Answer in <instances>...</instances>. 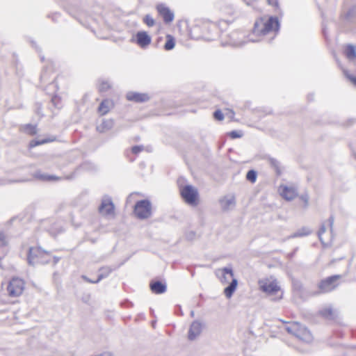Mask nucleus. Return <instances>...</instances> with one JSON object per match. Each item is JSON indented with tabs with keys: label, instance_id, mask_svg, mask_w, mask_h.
Returning <instances> with one entry per match:
<instances>
[{
	"label": "nucleus",
	"instance_id": "f257e3e1",
	"mask_svg": "<svg viewBox=\"0 0 356 356\" xmlns=\"http://www.w3.org/2000/svg\"><path fill=\"white\" fill-rule=\"evenodd\" d=\"M280 29V22L277 17L264 15L256 19L250 33L252 42L261 41L266 35L277 33Z\"/></svg>",
	"mask_w": 356,
	"mask_h": 356
},
{
	"label": "nucleus",
	"instance_id": "f03ea898",
	"mask_svg": "<svg viewBox=\"0 0 356 356\" xmlns=\"http://www.w3.org/2000/svg\"><path fill=\"white\" fill-rule=\"evenodd\" d=\"M280 321L283 324L287 325L286 330L288 333L304 342L309 343L312 341L313 337L309 330L300 323L296 321L288 322L282 319H280Z\"/></svg>",
	"mask_w": 356,
	"mask_h": 356
},
{
	"label": "nucleus",
	"instance_id": "7ed1b4c3",
	"mask_svg": "<svg viewBox=\"0 0 356 356\" xmlns=\"http://www.w3.org/2000/svg\"><path fill=\"white\" fill-rule=\"evenodd\" d=\"M260 290L268 296H273V300L277 301L283 298V291L277 280L265 278L259 281Z\"/></svg>",
	"mask_w": 356,
	"mask_h": 356
},
{
	"label": "nucleus",
	"instance_id": "20e7f679",
	"mask_svg": "<svg viewBox=\"0 0 356 356\" xmlns=\"http://www.w3.org/2000/svg\"><path fill=\"white\" fill-rule=\"evenodd\" d=\"M54 259L51 254L40 247H31L29 250L27 260L31 265H45Z\"/></svg>",
	"mask_w": 356,
	"mask_h": 356
},
{
	"label": "nucleus",
	"instance_id": "39448f33",
	"mask_svg": "<svg viewBox=\"0 0 356 356\" xmlns=\"http://www.w3.org/2000/svg\"><path fill=\"white\" fill-rule=\"evenodd\" d=\"M179 192L186 203L191 206H197L199 202V194L197 188L191 185L180 186Z\"/></svg>",
	"mask_w": 356,
	"mask_h": 356
},
{
	"label": "nucleus",
	"instance_id": "423d86ee",
	"mask_svg": "<svg viewBox=\"0 0 356 356\" xmlns=\"http://www.w3.org/2000/svg\"><path fill=\"white\" fill-rule=\"evenodd\" d=\"M341 278V275H336L321 280L318 284V293H325L334 290L339 285V281Z\"/></svg>",
	"mask_w": 356,
	"mask_h": 356
},
{
	"label": "nucleus",
	"instance_id": "0eeeda50",
	"mask_svg": "<svg viewBox=\"0 0 356 356\" xmlns=\"http://www.w3.org/2000/svg\"><path fill=\"white\" fill-rule=\"evenodd\" d=\"M134 212L137 218L145 219L152 214V204L148 200H143L136 202Z\"/></svg>",
	"mask_w": 356,
	"mask_h": 356
},
{
	"label": "nucleus",
	"instance_id": "6e6552de",
	"mask_svg": "<svg viewBox=\"0 0 356 356\" xmlns=\"http://www.w3.org/2000/svg\"><path fill=\"white\" fill-rule=\"evenodd\" d=\"M25 289V282L22 279L13 277L8 283L7 291L9 296L17 298L20 296Z\"/></svg>",
	"mask_w": 356,
	"mask_h": 356
},
{
	"label": "nucleus",
	"instance_id": "1a4fd4ad",
	"mask_svg": "<svg viewBox=\"0 0 356 356\" xmlns=\"http://www.w3.org/2000/svg\"><path fill=\"white\" fill-rule=\"evenodd\" d=\"M131 42L142 49H146L152 42V37L147 31H139L132 38Z\"/></svg>",
	"mask_w": 356,
	"mask_h": 356
},
{
	"label": "nucleus",
	"instance_id": "9d476101",
	"mask_svg": "<svg viewBox=\"0 0 356 356\" xmlns=\"http://www.w3.org/2000/svg\"><path fill=\"white\" fill-rule=\"evenodd\" d=\"M277 191L280 195L286 201L295 200L298 195L296 187L292 185L281 184Z\"/></svg>",
	"mask_w": 356,
	"mask_h": 356
},
{
	"label": "nucleus",
	"instance_id": "9b49d317",
	"mask_svg": "<svg viewBox=\"0 0 356 356\" xmlns=\"http://www.w3.org/2000/svg\"><path fill=\"white\" fill-rule=\"evenodd\" d=\"M156 9L159 15L163 18L165 23L169 24L174 20L173 12L165 4H158L156 6Z\"/></svg>",
	"mask_w": 356,
	"mask_h": 356
},
{
	"label": "nucleus",
	"instance_id": "f8f14e48",
	"mask_svg": "<svg viewBox=\"0 0 356 356\" xmlns=\"http://www.w3.org/2000/svg\"><path fill=\"white\" fill-rule=\"evenodd\" d=\"M99 211L104 216H113L115 214V207L111 199H105L102 202L99 207Z\"/></svg>",
	"mask_w": 356,
	"mask_h": 356
},
{
	"label": "nucleus",
	"instance_id": "ddd939ff",
	"mask_svg": "<svg viewBox=\"0 0 356 356\" xmlns=\"http://www.w3.org/2000/svg\"><path fill=\"white\" fill-rule=\"evenodd\" d=\"M129 101L137 103L145 102L149 99V96L145 93L131 92L127 95Z\"/></svg>",
	"mask_w": 356,
	"mask_h": 356
},
{
	"label": "nucleus",
	"instance_id": "4468645a",
	"mask_svg": "<svg viewBox=\"0 0 356 356\" xmlns=\"http://www.w3.org/2000/svg\"><path fill=\"white\" fill-rule=\"evenodd\" d=\"M113 106L114 104L113 101L108 99H104L100 103L97 111L100 115H105L110 111L111 108L113 107Z\"/></svg>",
	"mask_w": 356,
	"mask_h": 356
},
{
	"label": "nucleus",
	"instance_id": "2eb2a0df",
	"mask_svg": "<svg viewBox=\"0 0 356 356\" xmlns=\"http://www.w3.org/2000/svg\"><path fill=\"white\" fill-rule=\"evenodd\" d=\"M56 140V136H51L48 138L42 139V140H33L29 144V147L32 149L36 146L44 145L46 143H52Z\"/></svg>",
	"mask_w": 356,
	"mask_h": 356
},
{
	"label": "nucleus",
	"instance_id": "dca6fc26",
	"mask_svg": "<svg viewBox=\"0 0 356 356\" xmlns=\"http://www.w3.org/2000/svg\"><path fill=\"white\" fill-rule=\"evenodd\" d=\"M149 286L151 291L156 294L163 293L166 291L165 284L159 281L150 283Z\"/></svg>",
	"mask_w": 356,
	"mask_h": 356
},
{
	"label": "nucleus",
	"instance_id": "f3484780",
	"mask_svg": "<svg viewBox=\"0 0 356 356\" xmlns=\"http://www.w3.org/2000/svg\"><path fill=\"white\" fill-rule=\"evenodd\" d=\"M343 54L349 60L356 59V47L353 44H347L344 47Z\"/></svg>",
	"mask_w": 356,
	"mask_h": 356
},
{
	"label": "nucleus",
	"instance_id": "a211bd4d",
	"mask_svg": "<svg viewBox=\"0 0 356 356\" xmlns=\"http://www.w3.org/2000/svg\"><path fill=\"white\" fill-rule=\"evenodd\" d=\"M238 282L236 279H232L228 286L224 289V294L227 298H230L236 289Z\"/></svg>",
	"mask_w": 356,
	"mask_h": 356
},
{
	"label": "nucleus",
	"instance_id": "6ab92c4d",
	"mask_svg": "<svg viewBox=\"0 0 356 356\" xmlns=\"http://www.w3.org/2000/svg\"><path fill=\"white\" fill-rule=\"evenodd\" d=\"M200 332V325L197 323H193L188 332V338L193 340Z\"/></svg>",
	"mask_w": 356,
	"mask_h": 356
},
{
	"label": "nucleus",
	"instance_id": "aec40b11",
	"mask_svg": "<svg viewBox=\"0 0 356 356\" xmlns=\"http://www.w3.org/2000/svg\"><path fill=\"white\" fill-rule=\"evenodd\" d=\"M165 40H166V41L164 44V49L165 51L172 50L175 46V38L172 35L168 34L165 36Z\"/></svg>",
	"mask_w": 356,
	"mask_h": 356
},
{
	"label": "nucleus",
	"instance_id": "412c9836",
	"mask_svg": "<svg viewBox=\"0 0 356 356\" xmlns=\"http://www.w3.org/2000/svg\"><path fill=\"white\" fill-rule=\"evenodd\" d=\"M23 131L31 136H33L37 134L38 129L36 125L27 124L23 127Z\"/></svg>",
	"mask_w": 356,
	"mask_h": 356
},
{
	"label": "nucleus",
	"instance_id": "4be33fe9",
	"mask_svg": "<svg viewBox=\"0 0 356 356\" xmlns=\"http://www.w3.org/2000/svg\"><path fill=\"white\" fill-rule=\"evenodd\" d=\"M219 271L221 272L220 280L222 283H225L227 282V275H229L231 277L234 276V273L232 269L223 268L220 269Z\"/></svg>",
	"mask_w": 356,
	"mask_h": 356
},
{
	"label": "nucleus",
	"instance_id": "5701e85b",
	"mask_svg": "<svg viewBox=\"0 0 356 356\" xmlns=\"http://www.w3.org/2000/svg\"><path fill=\"white\" fill-rule=\"evenodd\" d=\"M320 314L325 318H332L334 317V312L331 307H325L320 311Z\"/></svg>",
	"mask_w": 356,
	"mask_h": 356
},
{
	"label": "nucleus",
	"instance_id": "b1692460",
	"mask_svg": "<svg viewBox=\"0 0 356 356\" xmlns=\"http://www.w3.org/2000/svg\"><path fill=\"white\" fill-rule=\"evenodd\" d=\"M343 73L345 77L356 88V75H353L349 71L344 70Z\"/></svg>",
	"mask_w": 356,
	"mask_h": 356
},
{
	"label": "nucleus",
	"instance_id": "393cba45",
	"mask_svg": "<svg viewBox=\"0 0 356 356\" xmlns=\"http://www.w3.org/2000/svg\"><path fill=\"white\" fill-rule=\"evenodd\" d=\"M143 22L148 27H152L155 24V20L150 15H146L143 18Z\"/></svg>",
	"mask_w": 356,
	"mask_h": 356
},
{
	"label": "nucleus",
	"instance_id": "a878e982",
	"mask_svg": "<svg viewBox=\"0 0 356 356\" xmlns=\"http://www.w3.org/2000/svg\"><path fill=\"white\" fill-rule=\"evenodd\" d=\"M243 134L241 131H232L227 133V136L231 139H236L240 138L243 136Z\"/></svg>",
	"mask_w": 356,
	"mask_h": 356
},
{
	"label": "nucleus",
	"instance_id": "bb28decb",
	"mask_svg": "<svg viewBox=\"0 0 356 356\" xmlns=\"http://www.w3.org/2000/svg\"><path fill=\"white\" fill-rule=\"evenodd\" d=\"M7 245V241L5 234L0 232V254L3 253V249Z\"/></svg>",
	"mask_w": 356,
	"mask_h": 356
},
{
	"label": "nucleus",
	"instance_id": "cd10ccee",
	"mask_svg": "<svg viewBox=\"0 0 356 356\" xmlns=\"http://www.w3.org/2000/svg\"><path fill=\"white\" fill-rule=\"evenodd\" d=\"M246 179L250 182L254 183L257 179L256 172L252 170H249L246 175Z\"/></svg>",
	"mask_w": 356,
	"mask_h": 356
},
{
	"label": "nucleus",
	"instance_id": "c85d7f7f",
	"mask_svg": "<svg viewBox=\"0 0 356 356\" xmlns=\"http://www.w3.org/2000/svg\"><path fill=\"white\" fill-rule=\"evenodd\" d=\"M144 149V147L142 145H136V146H134L131 148L130 149V152L131 154H134L135 155H137L139 153H140L141 152H143Z\"/></svg>",
	"mask_w": 356,
	"mask_h": 356
},
{
	"label": "nucleus",
	"instance_id": "c756f323",
	"mask_svg": "<svg viewBox=\"0 0 356 356\" xmlns=\"http://www.w3.org/2000/svg\"><path fill=\"white\" fill-rule=\"evenodd\" d=\"M213 118L218 121H222L224 119V115L220 110H216L213 113Z\"/></svg>",
	"mask_w": 356,
	"mask_h": 356
},
{
	"label": "nucleus",
	"instance_id": "7c9ffc66",
	"mask_svg": "<svg viewBox=\"0 0 356 356\" xmlns=\"http://www.w3.org/2000/svg\"><path fill=\"white\" fill-rule=\"evenodd\" d=\"M104 277H105V275H104L103 273H99L97 276V278L95 279H90L87 278L86 277H84V278L91 283H97L99 281H100Z\"/></svg>",
	"mask_w": 356,
	"mask_h": 356
},
{
	"label": "nucleus",
	"instance_id": "2f4dec72",
	"mask_svg": "<svg viewBox=\"0 0 356 356\" xmlns=\"http://www.w3.org/2000/svg\"><path fill=\"white\" fill-rule=\"evenodd\" d=\"M225 115L229 118H230V120L232 121H236L234 118V115H235V113L234 112V111L232 109H230V108H226L225 110Z\"/></svg>",
	"mask_w": 356,
	"mask_h": 356
},
{
	"label": "nucleus",
	"instance_id": "473e14b6",
	"mask_svg": "<svg viewBox=\"0 0 356 356\" xmlns=\"http://www.w3.org/2000/svg\"><path fill=\"white\" fill-rule=\"evenodd\" d=\"M270 163L271 165L275 168L276 172L278 175H280L282 173V170L280 163L276 160H272Z\"/></svg>",
	"mask_w": 356,
	"mask_h": 356
},
{
	"label": "nucleus",
	"instance_id": "72a5a7b5",
	"mask_svg": "<svg viewBox=\"0 0 356 356\" xmlns=\"http://www.w3.org/2000/svg\"><path fill=\"white\" fill-rule=\"evenodd\" d=\"M42 179L44 181H58L60 179L59 177L54 175H43Z\"/></svg>",
	"mask_w": 356,
	"mask_h": 356
},
{
	"label": "nucleus",
	"instance_id": "f704fd0d",
	"mask_svg": "<svg viewBox=\"0 0 356 356\" xmlns=\"http://www.w3.org/2000/svg\"><path fill=\"white\" fill-rule=\"evenodd\" d=\"M299 200L302 202L304 207H306L308 204L309 197L307 195H301L299 197Z\"/></svg>",
	"mask_w": 356,
	"mask_h": 356
},
{
	"label": "nucleus",
	"instance_id": "c9c22d12",
	"mask_svg": "<svg viewBox=\"0 0 356 356\" xmlns=\"http://www.w3.org/2000/svg\"><path fill=\"white\" fill-rule=\"evenodd\" d=\"M267 1L270 6L275 8H277L279 7L278 0H267Z\"/></svg>",
	"mask_w": 356,
	"mask_h": 356
},
{
	"label": "nucleus",
	"instance_id": "e433bc0d",
	"mask_svg": "<svg viewBox=\"0 0 356 356\" xmlns=\"http://www.w3.org/2000/svg\"><path fill=\"white\" fill-rule=\"evenodd\" d=\"M110 86L106 83H102L101 84V86H99V90L104 91V90H106L107 88H108Z\"/></svg>",
	"mask_w": 356,
	"mask_h": 356
},
{
	"label": "nucleus",
	"instance_id": "4c0bfd02",
	"mask_svg": "<svg viewBox=\"0 0 356 356\" xmlns=\"http://www.w3.org/2000/svg\"><path fill=\"white\" fill-rule=\"evenodd\" d=\"M212 27H215V25L212 23H207L204 24V28L211 29Z\"/></svg>",
	"mask_w": 356,
	"mask_h": 356
},
{
	"label": "nucleus",
	"instance_id": "58836bf2",
	"mask_svg": "<svg viewBox=\"0 0 356 356\" xmlns=\"http://www.w3.org/2000/svg\"><path fill=\"white\" fill-rule=\"evenodd\" d=\"M325 232V229L323 227L320 229L319 232H318V236H319V238H321V236L322 234Z\"/></svg>",
	"mask_w": 356,
	"mask_h": 356
},
{
	"label": "nucleus",
	"instance_id": "ea45409f",
	"mask_svg": "<svg viewBox=\"0 0 356 356\" xmlns=\"http://www.w3.org/2000/svg\"><path fill=\"white\" fill-rule=\"evenodd\" d=\"M132 195H137V196H142V195L140 193H132L131 195V196Z\"/></svg>",
	"mask_w": 356,
	"mask_h": 356
},
{
	"label": "nucleus",
	"instance_id": "a19ab883",
	"mask_svg": "<svg viewBox=\"0 0 356 356\" xmlns=\"http://www.w3.org/2000/svg\"><path fill=\"white\" fill-rule=\"evenodd\" d=\"M127 157H129V160H130V161H133V160L134 159H133V158H131V157L130 156V155H129V152H127Z\"/></svg>",
	"mask_w": 356,
	"mask_h": 356
}]
</instances>
